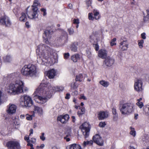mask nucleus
<instances>
[{
	"instance_id": "f257e3e1",
	"label": "nucleus",
	"mask_w": 149,
	"mask_h": 149,
	"mask_svg": "<svg viewBox=\"0 0 149 149\" xmlns=\"http://www.w3.org/2000/svg\"><path fill=\"white\" fill-rule=\"evenodd\" d=\"M64 89L63 86L52 87L49 83L46 84L43 81L33 94L35 100L38 103L44 104L52 97L54 92L62 91Z\"/></svg>"
},
{
	"instance_id": "f03ea898",
	"label": "nucleus",
	"mask_w": 149,
	"mask_h": 149,
	"mask_svg": "<svg viewBox=\"0 0 149 149\" xmlns=\"http://www.w3.org/2000/svg\"><path fill=\"white\" fill-rule=\"evenodd\" d=\"M37 55V61L40 64L46 65L49 63L50 58L53 56V51L46 45L41 44L37 46L36 49Z\"/></svg>"
},
{
	"instance_id": "7ed1b4c3",
	"label": "nucleus",
	"mask_w": 149,
	"mask_h": 149,
	"mask_svg": "<svg viewBox=\"0 0 149 149\" xmlns=\"http://www.w3.org/2000/svg\"><path fill=\"white\" fill-rule=\"evenodd\" d=\"M29 90L28 88L24 86V82L20 79H15L6 88L5 91L10 95H16L24 93Z\"/></svg>"
},
{
	"instance_id": "20e7f679",
	"label": "nucleus",
	"mask_w": 149,
	"mask_h": 149,
	"mask_svg": "<svg viewBox=\"0 0 149 149\" xmlns=\"http://www.w3.org/2000/svg\"><path fill=\"white\" fill-rule=\"evenodd\" d=\"M37 72V68L34 65L29 64L25 65L21 70L22 74L27 77H35Z\"/></svg>"
},
{
	"instance_id": "39448f33",
	"label": "nucleus",
	"mask_w": 149,
	"mask_h": 149,
	"mask_svg": "<svg viewBox=\"0 0 149 149\" xmlns=\"http://www.w3.org/2000/svg\"><path fill=\"white\" fill-rule=\"evenodd\" d=\"M134 104L132 103H126L121 105L120 107V110L123 115H129L134 110Z\"/></svg>"
},
{
	"instance_id": "423d86ee",
	"label": "nucleus",
	"mask_w": 149,
	"mask_h": 149,
	"mask_svg": "<svg viewBox=\"0 0 149 149\" xmlns=\"http://www.w3.org/2000/svg\"><path fill=\"white\" fill-rule=\"evenodd\" d=\"M19 103L22 107H30L33 105V102L31 97L24 95L21 96L20 99Z\"/></svg>"
},
{
	"instance_id": "0eeeda50",
	"label": "nucleus",
	"mask_w": 149,
	"mask_h": 149,
	"mask_svg": "<svg viewBox=\"0 0 149 149\" xmlns=\"http://www.w3.org/2000/svg\"><path fill=\"white\" fill-rule=\"evenodd\" d=\"M90 128V124L87 122L84 123L80 126L79 128L85 138H86L88 136Z\"/></svg>"
},
{
	"instance_id": "6e6552de",
	"label": "nucleus",
	"mask_w": 149,
	"mask_h": 149,
	"mask_svg": "<svg viewBox=\"0 0 149 149\" xmlns=\"http://www.w3.org/2000/svg\"><path fill=\"white\" fill-rule=\"evenodd\" d=\"M8 149H21V146L19 141L16 140L8 141L7 144Z\"/></svg>"
},
{
	"instance_id": "1a4fd4ad",
	"label": "nucleus",
	"mask_w": 149,
	"mask_h": 149,
	"mask_svg": "<svg viewBox=\"0 0 149 149\" xmlns=\"http://www.w3.org/2000/svg\"><path fill=\"white\" fill-rule=\"evenodd\" d=\"M44 41L47 44H50L52 42L51 34L50 31L45 30L43 36Z\"/></svg>"
},
{
	"instance_id": "9d476101",
	"label": "nucleus",
	"mask_w": 149,
	"mask_h": 149,
	"mask_svg": "<svg viewBox=\"0 0 149 149\" xmlns=\"http://www.w3.org/2000/svg\"><path fill=\"white\" fill-rule=\"evenodd\" d=\"M38 8H31V10L27 13L28 17L31 19H35L38 18Z\"/></svg>"
},
{
	"instance_id": "9b49d317",
	"label": "nucleus",
	"mask_w": 149,
	"mask_h": 149,
	"mask_svg": "<svg viewBox=\"0 0 149 149\" xmlns=\"http://www.w3.org/2000/svg\"><path fill=\"white\" fill-rule=\"evenodd\" d=\"M17 108L15 105L10 104L7 107L6 112L10 115H13L16 112Z\"/></svg>"
},
{
	"instance_id": "f8f14e48",
	"label": "nucleus",
	"mask_w": 149,
	"mask_h": 149,
	"mask_svg": "<svg viewBox=\"0 0 149 149\" xmlns=\"http://www.w3.org/2000/svg\"><path fill=\"white\" fill-rule=\"evenodd\" d=\"M143 82L141 79L136 80L134 83V89L137 92H139L142 90Z\"/></svg>"
},
{
	"instance_id": "ddd939ff",
	"label": "nucleus",
	"mask_w": 149,
	"mask_h": 149,
	"mask_svg": "<svg viewBox=\"0 0 149 149\" xmlns=\"http://www.w3.org/2000/svg\"><path fill=\"white\" fill-rule=\"evenodd\" d=\"M109 114V112L107 111H100L97 112V117L99 120H103L107 118Z\"/></svg>"
},
{
	"instance_id": "4468645a",
	"label": "nucleus",
	"mask_w": 149,
	"mask_h": 149,
	"mask_svg": "<svg viewBox=\"0 0 149 149\" xmlns=\"http://www.w3.org/2000/svg\"><path fill=\"white\" fill-rule=\"evenodd\" d=\"M83 44L82 42H74L70 45V49L72 52H77V46H78L79 47H81Z\"/></svg>"
},
{
	"instance_id": "2eb2a0df",
	"label": "nucleus",
	"mask_w": 149,
	"mask_h": 149,
	"mask_svg": "<svg viewBox=\"0 0 149 149\" xmlns=\"http://www.w3.org/2000/svg\"><path fill=\"white\" fill-rule=\"evenodd\" d=\"M93 139L95 143L97 145L102 146L103 144V141L100 136L98 134H96L93 138Z\"/></svg>"
},
{
	"instance_id": "dca6fc26",
	"label": "nucleus",
	"mask_w": 149,
	"mask_h": 149,
	"mask_svg": "<svg viewBox=\"0 0 149 149\" xmlns=\"http://www.w3.org/2000/svg\"><path fill=\"white\" fill-rule=\"evenodd\" d=\"M0 24L6 26H9L11 25V22L9 18L7 16H4L0 19Z\"/></svg>"
},
{
	"instance_id": "f3484780",
	"label": "nucleus",
	"mask_w": 149,
	"mask_h": 149,
	"mask_svg": "<svg viewBox=\"0 0 149 149\" xmlns=\"http://www.w3.org/2000/svg\"><path fill=\"white\" fill-rule=\"evenodd\" d=\"M70 118L68 114H65L63 115L59 116L57 120L58 121L60 122L63 124L66 123L68 121Z\"/></svg>"
},
{
	"instance_id": "a211bd4d",
	"label": "nucleus",
	"mask_w": 149,
	"mask_h": 149,
	"mask_svg": "<svg viewBox=\"0 0 149 149\" xmlns=\"http://www.w3.org/2000/svg\"><path fill=\"white\" fill-rule=\"evenodd\" d=\"M128 45L127 40L125 39L120 42V43L119 48L122 51H126L128 48Z\"/></svg>"
},
{
	"instance_id": "6ab92c4d",
	"label": "nucleus",
	"mask_w": 149,
	"mask_h": 149,
	"mask_svg": "<svg viewBox=\"0 0 149 149\" xmlns=\"http://www.w3.org/2000/svg\"><path fill=\"white\" fill-rule=\"evenodd\" d=\"M107 55V51L104 49H100L98 52V56L102 59L105 58Z\"/></svg>"
},
{
	"instance_id": "aec40b11",
	"label": "nucleus",
	"mask_w": 149,
	"mask_h": 149,
	"mask_svg": "<svg viewBox=\"0 0 149 149\" xmlns=\"http://www.w3.org/2000/svg\"><path fill=\"white\" fill-rule=\"evenodd\" d=\"M104 64L108 67L112 66L114 63V59L110 57H107L104 61Z\"/></svg>"
},
{
	"instance_id": "412c9836",
	"label": "nucleus",
	"mask_w": 149,
	"mask_h": 149,
	"mask_svg": "<svg viewBox=\"0 0 149 149\" xmlns=\"http://www.w3.org/2000/svg\"><path fill=\"white\" fill-rule=\"evenodd\" d=\"M56 72L54 69H51L47 71V75L49 78L53 79L56 75Z\"/></svg>"
},
{
	"instance_id": "4be33fe9",
	"label": "nucleus",
	"mask_w": 149,
	"mask_h": 149,
	"mask_svg": "<svg viewBox=\"0 0 149 149\" xmlns=\"http://www.w3.org/2000/svg\"><path fill=\"white\" fill-rule=\"evenodd\" d=\"M34 111H36L39 116H42L43 114V110L42 108L38 107H35Z\"/></svg>"
},
{
	"instance_id": "5701e85b",
	"label": "nucleus",
	"mask_w": 149,
	"mask_h": 149,
	"mask_svg": "<svg viewBox=\"0 0 149 149\" xmlns=\"http://www.w3.org/2000/svg\"><path fill=\"white\" fill-rule=\"evenodd\" d=\"M67 149H82L81 146L78 144L74 143L69 145Z\"/></svg>"
},
{
	"instance_id": "b1692460",
	"label": "nucleus",
	"mask_w": 149,
	"mask_h": 149,
	"mask_svg": "<svg viewBox=\"0 0 149 149\" xmlns=\"http://www.w3.org/2000/svg\"><path fill=\"white\" fill-rule=\"evenodd\" d=\"M27 19L26 15L25 13H22L21 14V16L20 17L19 20L22 22H25Z\"/></svg>"
},
{
	"instance_id": "393cba45",
	"label": "nucleus",
	"mask_w": 149,
	"mask_h": 149,
	"mask_svg": "<svg viewBox=\"0 0 149 149\" xmlns=\"http://www.w3.org/2000/svg\"><path fill=\"white\" fill-rule=\"evenodd\" d=\"M93 15L95 19L98 20L101 17L100 15L99 11L96 10L94 9L93 11Z\"/></svg>"
},
{
	"instance_id": "a878e982",
	"label": "nucleus",
	"mask_w": 149,
	"mask_h": 149,
	"mask_svg": "<svg viewBox=\"0 0 149 149\" xmlns=\"http://www.w3.org/2000/svg\"><path fill=\"white\" fill-rule=\"evenodd\" d=\"M72 60L74 62H76L80 59L79 55L77 54H75L71 57Z\"/></svg>"
},
{
	"instance_id": "bb28decb",
	"label": "nucleus",
	"mask_w": 149,
	"mask_h": 149,
	"mask_svg": "<svg viewBox=\"0 0 149 149\" xmlns=\"http://www.w3.org/2000/svg\"><path fill=\"white\" fill-rule=\"evenodd\" d=\"M41 4L38 0H34L33 2V5L31 6L32 8H38V6H40Z\"/></svg>"
},
{
	"instance_id": "cd10ccee",
	"label": "nucleus",
	"mask_w": 149,
	"mask_h": 149,
	"mask_svg": "<svg viewBox=\"0 0 149 149\" xmlns=\"http://www.w3.org/2000/svg\"><path fill=\"white\" fill-rule=\"evenodd\" d=\"M147 15L143 17V21L145 23L148 22L149 21V9L146 10Z\"/></svg>"
},
{
	"instance_id": "c85d7f7f",
	"label": "nucleus",
	"mask_w": 149,
	"mask_h": 149,
	"mask_svg": "<svg viewBox=\"0 0 149 149\" xmlns=\"http://www.w3.org/2000/svg\"><path fill=\"white\" fill-rule=\"evenodd\" d=\"M80 110L77 113V115L79 117H81L83 114H84L85 112V109L84 107H82L80 109Z\"/></svg>"
},
{
	"instance_id": "c756f323",
	"label": "nucleus",
	"mask_w": 149,
	"mask_h": 149,
	"mask_svg": "<svg viewBox=\"0 0 149 149\" xmlns=\"http://www.w3.org/2000/svg\"><path fill=\"white\" fill-rule=\"evenodd\" d=\"M25 116L26 120L30 121L31 120L33 119V118L35 117L34 112H33V113L32 115H30L28 113H27L25 115Z\"/></svg>"
},
{
	"instance_id": "7c9ffc66",
	"label": "nucleus",
	"mask_w": 149,
	"mask_h": 149,
	"mask_svg": "<svg viewBox=\"0 0 149 149\" xmlns=\"http://www.w3.org/2000/svg\"><path fill=\"white\" fill-rule=\"evenodd\" d=\"M143 113L146 116H149V106L144 107Z\"/></svg>"
},
{
	"instance_id": "2f4dec72",
	"label": "nucleus",
	"mask_w": 149,
	"mask_h": 149,
	"mask_svg": "<svg viewBox=\"0 0 149 149\" xmlns=\"http://www.w3.org/2000/svg\"><path fill=\"white\" fill-rule=\"evenodd\" d=\"M3 59L5 62H8L11 61L12 58L10 56L7 55L3 57Z\"/></svg>"
},
{
	"instance_id": "473e14b6",
	"label": "nucleus",
	"mask_w": 149,
	"mask_h": 149,
	"mask_svg": "<svg viewBox=\"0 0 149 149\" xmlns=\"http://www.w3.org/2000/svg\"><path fill=\"white\" fill-rule=\"evenodd\" d=\"M100 84L104 87H107L108 86L109 83L108 82L104 80H102L99 81Z\"/></svg>"
},
{
	"instance_id": "72a5a7b5",
	"label": "nucleus",
	"mask_w": 149,
	"mask_h": 149,
	"mask_svg": "<svg viewBox=\"0 0 149 149\" xmlns=\"http://www.w3.org/2000/svg\"><path fill=\"white\" fill-rule=\"evenodd\" d=\"M130 135H132L133 137H134L136 135V132L135 130V129L134 128L130 127Z\"/></svg>"
},
{
	"instance_id": "f704fd0d",
	"label": "nucleus",
	"mask_w": 149,
	"mask_h": 149,
	"mask_svg": "<svg viewBox=\"0 0 149 149\" xmlns=\"http://www.w3.org/2000/svg\"><path fill=\"white\" fill-rule=\"evenodd\" d=\"M84 79V78L82 75L81 74H79L77 75L76 77V81H81Z\"/></svg>"
},
{
	"instance_id": "c9c22d12",
	"label": "nucleus",
	"mask_w": 149,
	"mask_h": 149,
	"mask_svg": "<svg viewBox=\"0 0 149 149\" xmlns=\"http://www.w3.org/2000/svg\"><path fill=\"white\" fill-rule=\"evenodd\" d=\"M78 85L75 82H72L70 85V87L71 89H75L78 87Z\"/></svg>"
},
{
	"instance_id": "e433bc0d",
	"label": "nucleus",
	"mask_w": 149,
	"mask_h": 149,
	"mask_svg": "<svg viewBox=\"0 0 149 149\" xmlns=\"http://www.w3.org/2000/svg\"><path fill=\"white\" fill-rule=\"evenodd\" d=\"M138 45L140 49H142L143 47V44L144 43V41L143 40H139L138 41Z\"/></svg>"
},
{
	"instance_id": "4c0bfd02",
	"label": "nucleus",
	"mask_w": 149,
	"mask_h": 149,
	"mask_svg": "<svg viewBox=\"0 0 149 149\" xmlns=\"http://www.w3.org/2000/svg\"><path fill=\"white\" fill-rule=\"evenodd\" d=\"M93 141L92 140H90V141H84V142L83 145L84 146H85L87 145L91 146L93 144Z\"/></svg>"
},
{
	"instance_id": "58836bf2",
	"label": "nucleus",
	"mask_w": 149,
	"mask_h": 149,
	"mask_svg": "<svg viewBox=\"0 0 149 149\" xmlns=\"http://www.w3.org/2000/svg\"><path fill=\"white\" fill-rule=\"evenodd\" d=\"M71 136V135L70 133L67 134L66 136L64 137V139L66 140L68 142L70 140V137Z\"/></svg>"
},
{
	"instance_id": "ea45409f",
	"label": "nucleus",
	"mask_w": 149,
	"mask_h": 149,
	"mask_svg": "<svg viewBox=\"0 0 149 149\" xmlns=\"http://www.w3.org/2000/svg\"><path fill=\"white\" fill-rule=\"evenodd\" d=\"M88 19L89 20H93L95 19L94 16H93L92 13H89L88 14Z\"/></svg>"
},
{
	"instance_id": "a19ab883",
	"label": "nucleus",
	"mask_w": 149,
	"mask_h": 149,
	"mask_svg": "<svg viewBox=\"0 0 149 149\" xmlns=\"http://www.w3.org/2000/svg\"><path fill=\"white\" fill-rule=\"evenodd\" d=\"M116 40V38H114L111 40L110 42V44L111 46L115 45H116V43L115 42Z\"/></svg>"
},
{
	"instance_id": "79ce46f5",
	"label": "nucleus",
	"mask_w": 149,
	"mask_h": 149,
	"mask_svg": "<svg viewBox=\"0 0 149 149\" xmlns=\"http://www.w3.org/2000/svg\"><path fill=\"white\" fill-rule=\"evenodd\" d=\"M136 104L140 109L142 108L143 106V104L142 102H137Z\"/></svg>"
},
{
	"instance_id": "37998d69",
	"label": "nucleus",
	"mask_w": 149,
	"mask_h": 149,
	"mask_svg": "<svg viewBox=\"0 0 149 149\" xmlns=\"http://www.w3.org/2000/svg\"><path fill=\"white\" fill-rule=\"evenodd\" d=\"M92 3V0H86V3L87 6L89 7L91 6Z\"/></svg>"
},
{
	"instance_id": "c03bdc74",
	"label": "nucleus",
	"mask_w": 149,
	"mask_h": 149,
	"mask_svg": "<svg viewBox=\"0 0 149 149\" xmlns=\"http://www.w3.org/2000/svg\"><path fill=\"white\" fill-rule=\"evenodd\" d=\"M3 96L2 95V92L0 90V105L2 104L3 101Z\"/></svg>"
},
{
	"instance_id": "a18cd8bd",
	"label": "nucleus",
	"mask_w": 149,
	"mask_h": 149,
	"mask_svg": "<svg viewBox=\"0 0 149 149\" xmlns=\"http://www.w3.org/2000/svg\"><path fill=\"white\" fill-rule=\"evenodd\" d=\"M40 139L42 141H44L45 140L46 138L45 136V133L43 132L41 133V135L40 136Z\"/></svg>"
},
{
	"instance_id": "49530a36",
	"label": "nucleus",
	"mask_w": 149,
	"mask_h": 149,
	"mask_svg": "<svg viewBox=\"0 0 149 149\" xmlns=\"http://www.w3.org/2000/svg\"><path fill=\"white\" fill-rule=\"evenodd\" d=\"M80 96V97L79 98L80 99H83L84 100H87L86 97L84 96V94H81Z\"/></svg>"
},
{
	"instance_id": "de8ad7c7",
	"label": "nucleus",
	"mask_w": 149,
	"mask_h": 149,
	"mask_svg": "<svg viewBox=\"0 0 149 149\" xmlns=\"http://www.w3.org/2000/svg\"><path fill=\"white\" fill-rule=\"evenodd\" d=\"M106 125L105 123L104 122H100L99 124V126L100 127H104Z\"/></svg>"
},
{
	"instance_id": "09e8293b",
	"label": "nucleus",
	"mask_w": 149,
	"mask_h": 149,
	"mask_svg": "<svg viewBox=\"0 0 149 149\" xmlns=\"http://www.w3.org/2000/svg\"><path fill=\"white\" fill-rule=\"evenodd\" d=\"M112 112L113 115H116L118 114L116 109L115 108H113L112 109Z\"/></svg>"
},
{
	"instance_id": "8fccbe9b",
	"label": "nucleus",
	"mask_w": 149,
	"mask_h": 149,
	"mask_svg": "<svg viewBox=\"0 0 149 149\" xmlns=\"http://www.w3.org/2000/svg\"><path fill=\"white\" fill-rule=\"evenodd\" d=\"M68 32L70 35L74 33V31L72 29H69L68 30Z\"/></svg>"
},
{
	"instance_id": "3c124183",
	"label": "nucleus",
	"mask_w": 149,
	"mask_h": 149,
	"mask_svg": "<svg viewBox=\"0 0 149 149\" xmlns=\"http://www.w3.org/2000/svg\"><path fill=\"white\" fill-rule=\"evenodd\" d=\"M79 19H74L73 20V23L74 24H79Z\"/></svg>"
},
{
	"instance_id": "603ef678",
	"label": "nucleus",
	"mask_w": 149,
	"mask_h": 149,
	"mask_svg": "<svg viewBox=\"0 0 149 149\" xmlns=\"http://www.w3.org/2000/svg\"><path fill=\"white\" fill-rule=\"evenodd\" d=\"M113 119L114 121H116L118 118V114L116 115H113Z\"/></svg>"
},
{
	"instance_id": "864d4df0",
	"label": "nucleus",
	"mask_w": 149,
	"mask_h": 149,
	"mask_svg": "<svg viewBox=\"0 0 149 149\" xmlns=\"http://www.w3.org/2000/svg\"><path fill=\"white\" fill-rule=\"evenodd\" d=\"M40 10L41 12H43V15L44 16H45L47 14V13H46V10L44 8H41L40 9Z\"/></svg>"
},
{
	"instance_id": "5fc2aeb1",
	"label": "nucleus",
	"mask_w": 149,
	"mask_h": 149,
	"mask_svg": "<svg viewBox=\"0 0 149 149\" xmlns=\"http://www.w3.org/2000/svg\"><path fill=\"white\" fill-rule=\"evenodd\" d=\"M30 142L32 143H35L36 142V139L34 138H32L30 140Z\"/></svg>"
},
{
	"instance_id": "6e6d98bb",
	"label": "nucleus",
	"mask_w": 149,
	"mask_h": 149,
	"mask_svg": "<svg viewBox=\"0 0 149 149\" xmlns=\"http://www.w3.org/2000/svg\"><path fill=\"white\" fill-rule=\"evenodd\" d=\"M141 37L143 39H145L146 38V33H143L141 34Z\"/></svg>"
},
{
	"instance_id": "4d7b16f0",
	"label": "nucleus",
	"mask_w": 149,
	"mask_h": 149,
	"mask_svg": "<svg viewBox=\"0 0 149 149\" xmlns=\"http://www.w3.org/2000/svg\"><path fill=\"white\" fill-rule=\"evenodd\" d=\"M70 56V54L69 53H65L64 55V58L65 59H67Z\"/></svg>"
},
{
	"instance_id": "13d9d810",
	"label": "nucleus",
	"mask_w": 149,
	"mask_h": 149,
	"mask_svg": "<svg viewBox=\"0 0 149 149\" xmlns=\"http://www.w3.org/2000/svg\"><path fill=\"white\" fill-rule=\"evenodd\" d=\"M95 49L96 51H98L99 49V46L97 44H96L94 45Z\"/></svg>"
},
{
	"instance_id": "bf43d9fd",
	"label": "nucleus",
	"mask_w": 149,
	"mask_h": 149,
	"mask_svg": "<svg viewBox=\"0 0 149 149\" xmlns=\"http://www.w3.org/2000/svg\"><path fill=\"white\" fill-rule=\"evenodd\" d=\"M17 76V75L15 74L14 73L11 74L10 77L13 78H15Z\"/></svg>"
},
{
	"instance_id": "052dcab7",
	"label": "nucleus",
	"mask_w": 149,
	"mask_h": 149,
	"mask_svg": "<svg viewBox=\"0 0 149 149\" xmlns=\"http://www.w3.org/2000/svg\"><path fill=\"white\" fill-rule=\"evenodd\" d=\"M70 95L69 93H67L66 96L65 97V98L66 99H68L70 98Z\"/></svg>"
},
{
	"instance_id": "680f3d73",
	"label": "nucleus",
	"mask_w": 149,
	"mask_h": 149,
	"mask_svg": "<svg viewBox=\"0 0 149 149\" xmlns=\"http://www.w3.org/2000/svg\"><path fill=\"white\" fill-rule=\"evenodd\" d=\"M24 139L26 141H27V142L30 141V140L29 139V136H25L24 137Z\"/></svg>"
},
{
	"instance_id": "e2e57ef3",
	"label": "nucleus",
	"mask_w": 149,
	"mask_h": 149,
	"mask_svg": "<svg viewBox=\"0 0 149 149\" xmlns=\"http://www.w3.org/2000/svg\"><path fill=\"white\" fill-rule=\"evenodd\" d=\"M25 115L24 114H21L20 116V118L21 119H24L25 118Z\"/></svg>"
},
{
	"instance_id": "0e129e2a",
	"label": "nucleus",
	"mask_w": 149,
	"mask_h": 149,
	"mask_svg": "<svg viewBox=\"0 0 149 149\" xmlns=\"http://www.w3.org/2000/svg\"><path fill=\"white\" fill-rule=\"evenodd\" d=\"M25 25H26V26L27 28H29L30 27V25L29 24V22H26Z\"/></svg>"
},
{
	"instance_id": "69168bd1",
	"label": "nucleus",
	"mask_w": 149,
	"mask_h": 149,
	"mask_svg": "<svg viewBox=\"0 0 149 149\" xmlns=\"http://www.w3.org/2000/svg\"><path fill=\"white\" fill-rule=\"evenodd\" d=\"M28 143L27 144V145L29 146H30V147L32 146V145H33V144L31 143H32L30 142V141H29V142H27Z\"/></svg>"
},
{
	"instance_id": "338daca9",
	"label": "nucleus",
	"mask_w": 149,
	"mask_h": 149,
	"mask_svg": "<svg viewBox=\"0 0 149 149\" xmlns=\"http://www.w3.org/2000/svg\"><path fill=\"white\" fill-rule=\"evenodd\" d=\"M30 134L29 136H30L31 134H32L33 133V129H31L30 130Z\"/></svg>"
},
{
	"instance_id": "774afa93",
	"label": "nucleus",
	"mask_w": 149,
	"mask_h": 149,
	"mask_svg": "<svg viewBox=\"0 0 149 149\" xmlns=\"http://www.w3.org/2000/svg\"><path fill=\"white\" fill-rule=\"evenodd\" d=\"M72 121L73 122H75V117L74 116H72Z\"/></svg>"
}]
</instances>
